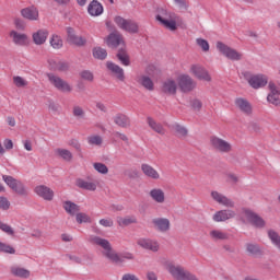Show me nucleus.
I'll list each match as a JSON object with an SVG mask.
<instances>
[{"mask_svg": "<svg viewBox=\"0 0 280 280\" xmlns=\"http://www.w3.org/2000/svg\"><path fill=\"white\" fill-rule=\"evenodd\" d=\"M93 168H94L95 172H97L98 174H103V175L108 174V166H106V164H104V163H102V162H95V163H93Z\"/></svg>", "mask_w": 280, "mask_h": 280, "instance_id": "37998d69", "label": "nucleus"}, {"mask_svg": "<svg viewBox=\"0 0 280 280\" xmlns=\"http://www.w3.org/2000/svg\"><path fill=\"white\" fill-rule=\"evenodd\" d=\"M149 196L153 202H156L158 205L165 203V191L161 188H152L149 191Z\"/></svg>", "mask_w": 280, "mask_h": 280, "instance_id": "bb28decb", "label": "nucleus"}, {"mask_svg": "<svg viewBox=\"0 0 280 280\" xmlns=\"http://www.w3.org/2000/svg\"><path fill=\"white\" fill-rule=\"evenodd\" d=\"M114 137H115V139H120V141L128 142V136H126V133L114 132Z\"/></svg>", "mask_w": 280, "mask_h": 280, "instance_id": "e2e57ef3", "label": "nucleus"}, {"mask_svg": "<svg viewBox=\"0 0 280 280\" xmlns=\"http://www.w3.org/2000/svg\"><path fill=\"white\" fill-rule=\"evenodd\" d=\"M235 215L233 210H219L213 214L212 220L214 222H226V220H233Z\"/></svg>", "mask_w": 280, "mask_h": 280, "instance_id": "393cba45", "label": "nucleus"}, {"mask_svg": "<svg viewBox=\"0 0 280 280\" xmlns=\"http://www.w3.org/2000/svg\"><path fill=\"white\" fill-rule=\"evenodd\" d=\"M75 215L78 224L91 223V217L89 214L84 212H77Z\"/></svg>", "mask_w": 280, "mask_h": 280, "instance_id": "79ce46f5", "label": "nucleus"}, {"mask_svg": "<svg viewBox=\"0 0 280 280\" xmlns=\"http://www.w3.org/2000/svg\"><path fill=\"white\" fill-rule=\"evenodd\" d=\"M21 16H23V19H26V21H38L40 19L38 9L34 5L22 9Z\"/></svg>", "mask_w": 280, "mask_h": 280, "instance_id": "412c9836", "label": "nucleus"}, {"mask_svg": "<svg viewBox=\"0 0 280 280\" xmlns=\"http://www.w3.org/2000/svg\"><path fill=\"white\" fill-rule=\"evenodd\" d=\"M175 132L177 137H186L187 136V129L180 125L175 126Z\"/></svg>", "mask_w": 280, "mask_h": 280, "instance_id": "6e6d98bb", "label": "nucleus"}, {"mask_svg": "<svg viewBox=\"0 0 280 280\" xmlns=\"http://www.w3.org/2000/svg\"><path fill=\"white\" fill-rule=\"evenodd\" d=\"M48 80L60 93H71V91H73V86H71L69 82L56 74H48Z\"/></svg>", "mask_w": 280, "mask_h": 280, "instance_id": "423d86ee", "label": "nucleus"}, {"mask_svg": "<svg viewBox=\"0 0 280 280\" xmlns=\"http://www.w3.org/2000/svg\"><path fill=\"white\" fill-rule=\"evenodd\" d=\"M234 104L244 115H253V105L248 100L238 97L235 100Z\"/></svg>", "mask_w": 280, "mask_h": 280, "instance_id": "b1692460", "label": "nucleus"}, {"mask_svg": "<svg viewBox=\"0 0 280 280\" xmlns=\"http://www.w3.org/2000/svg\"><path fill=\"white\" fill-rule=\"evenodd\" d=\"M108 56V52L106 49L102 47H95L93 49V57L96 58L97 60H106V57Z\"/></svg>", "mask_w": 280, "mask_h": 280, "instance_id": "a19ab883", "label": "nucleus"}, {"mask_svg": "<svg viewBox=\"0 0 280 280\" xmlns=\"http://www.w3.org/2000/svg\"><path fill=\"white\" fill-rule=\"evenodd\" d=\"M147 279L148 280H159V277L154 273V271H148L147 272Z\"/></svg>", "mask_w": 280, "mask_h": 280, "instance_id": "338daca9", "label": "nucleus"}, {"mask_svg": "<svg viewBox=\"0 0 280 280\" xmlns=\"http://www.w3.org/2000/svg\"><path fill=\"white\" fill-rule=\"evenodd\" d=\"M190 73L197 80H202L203 82H211V74H209V71L205 69V67L200 65H191L190 66Z\"/></svg>", "mask_w": 280, "mask_h": 280, "instance_id": "ddd939ff", "label": "nucleus"}, {"mask_svg": "<svg viewBox=\"0 0 280 280\" xmlns=\"http://www.w3.org/2000/svg\"><path fill=\"white\" fill-rule=\"evenodd\" d=\"M243 218L246 222L252 224V226H256V229H264V226H266L264 218L259 217V214L255 213L253 210H244Z\"/></svg>", "mask_w": 280, "mask_h": 280, "instance_id": "6e6552de", "label": "nucleus"}, {"mask_svg": "<svg viewBox=\"0 0 280 280\" xmlns=\"http://www.w3.org/2000/svg\"><path fill=\"white\" fill-rule=\"evenodd\" d=\"M165 269L176 280H185V278L187 277V273L189 272V271H186L183 267L174 265V262H166Z\"/></svg>", "mask_w": 280, "mask_h": 280, "instance_id": "f8f14e48", "label": "nucleus"}, {"mask_svg": "<svg viewBox=\"0 0 280 280\" xmlns=\"http://www.w3.org/2000/svg\"><path fill=\"white\" fill-rule=\"evenodd\" d=\"M106 43L108 47H119L124 43V37L120 34L113 33L107 37Z\"/></svg>", "mask_w": 280, "mask_h": 280, "instance_id": "473e14b6", "label": "nucleus"}, {"mask_svg": "<svg viewBox=\"0 0 280 280\" xmlns=\"http://www.w3.org/2000/svg\"><path fill=\"white\" fill-rule=\"evenodd\" d=\"M252 89H264L268 84V77L266 74H252L246 78Z\"/></svg>", "mask_w": 280, "mask_h": 280, "instance_id": "9b49d317", "label": "nucleus"}, {"mask_svg": "<svg viewBox=\"0 0 280 280\" xmlns=\"http://www.w3.org/2000/svg\"><path fill=\"white\" fill-rule=\"evenodd\" d=\"M63 209L66 212L69 213V215H77L78 213H80V206L75 205L72 201H65Z\"/></svg>", "mask_w": 280, "mask_h": 280, "instance_id": "f704fd0d", "label": "nucleus"}, {"mask_svg": "<svg viewBox=\"0 0 280 280\" xmlns=\"http://www.w3.org/2000/svg\"><path fill=\"white\" fill-rule=\"evenodd\" d=\"M13 84L18 89H25V86H27L28 82H27V80H25V78L15 75V77H13Z\"/></svg>", "mask_w": 280, "mask_h": 280, "instance_id": "c03bdc74", "label": "nucleus"}, {"mask_svg": "<svg viewBox=\"0 0 280 280\" xmlns=\"http://www.w3.org/2000/svg\"><path fill=\"white\" fill-rule=\"evenodd\" d=\"M0 209L8 211L10 209V201L5 197H0Z\"/></svg>", "mask_w": 280, "mask_h": 280, "instance_id": "13d9d810", "label": "nucleus"}, {"mask_svg": "<svg viewBox=\"0 0 280 280\" xmlns=\"http://www.w3.org/2000/svg\"><path fill=\"white\" fill-rule=\"evenodd\" d=\"M90 242L94 246H100V248L103 249V256L112 261V264H124V260L119 257V254H117V252L113 249V246L110 245V242H108V240L102 238L100 236H91Z\"/></svg>", "mask_w": 280, "mask_h": 280, "instance_id": "f257e3e1", "label": "nucleus"}, {"mask_svg": "<svg viewBox=\"0 0 280 280\" xmlns=\"http://www.w3.org/2000/svg\"><path fill=\"white\" fill-rule=\"evenodd\" d=\"M152 224L155 231H159L160 233H167V231L172 229V223L167 218H155L152 220Z\"/></svg>", "mask_w": 280, "mask_h": 280, "instance_id": "a211bd4d", "label": "nucleus"}, {"mask_svg": "<svg viewBox=\"0 0 280 280\" xmlns=\"http://www.w3.org/2000/svg\"><path fill=\"white\" fill-rule=\"evenodd\" d=\"M67 40L69 43V45H74L75 47H84V45H86V38L77 35L75 31L71 27L67 28Z\"/></svg>", "mask_w": 280, "mask_h": 280, "instance_id": "dca6fc26", "label": "nucleus"}, {"mask_svg": "<svg viewBox=\"0 0 280 280\" xmlns=\"http://www.w3.org/2000/svg\"><path fill=\"white\" fill-rule=\"evenodd\" d=\"M141 172L147 178H151V180H160L161 179V173L156 171L152 165L150 164H141Z\"/></svg>", "mask_w": 280, "mask_h": 280, "instance_id": "5701e85b", "label": "nucleus"}, {"mask_svg": "<svg viewBox=\"0 0 280 280\" xmlns=\"http://www.w3.org/2000/svg\"><path fill=\"white\" fill-rule=\"evenodd\" d=\"M185 280H199V279L194 273L188 271V273H186Z\"/></svg>", "mask_w": 280, "mask_h": 280, "instance_id": "774afa93", "label": "nucleus"}, {"mask_svg": "<svg viewBox=\"0 0 280 280\" xmlns=\"http://www.w3.org/2000/svg\"><path fill=\"white\" fill-rule=\"evenodd\" d=\"M148 125L154 132H158V135H165V129L163 128V125L156 122L152 118H148Z\"/></svg>", "mask_w": 280, "mask_h": 280, "instance_id": "4c0bfd02", "label": "nucleus"}, {"mask_svg": "<svg viewBox=\"0 0 280 280\" xmlns=\"http://www.w3.org/2000/svg\"><path fill=\"white\" fill-rule=\"evenodd\" d=\"M69 145H71V148H74V150H78V151L81 150L80 142L75 139L70 140Z\"/></svg>", "mask_w": 280, "mask_h": 280, "instance_id": "0e129e2a", "label": "nucleus"}, {"mask_svg": "<svg viewBox=\"0 0 280 280\" xmlns=\"http://www.w3.org/2000/svg\"><path fill=\"white\" fill-rule=\"evenodd\" d=\"M88 12L91 16H101L104 14V7L100 1L93 0L88 7Z\"/></svg>", "mask_w": 280, "mask_h": 280, "instance_id": "c85d7f7f", "label": "nucleus"}, {"mask_svg": "<svg viewBox=\"0 0 280 280\" xmlns=\"http://www.w3.org/2000/svg\"><path fill=\"white\" fill-rule=\"evenodd\" d=\"M268 89L270 93L267 96V102H269V104H273V106H280V85H277L275 82L270 81Z\"/></svg>", "mask_w": 280, "mask_h": 280, "instance_id": "2eb2a0df", "label": "nucleus"}, {"mask_svg": "<svg viewBox=\"0 0 280 280\" xmlns=\"http://www.w3.org/2000/svg\"><path fill=\"white\" fill-rule=\"evenodd\" d=\"M34 192L39 197L43 198V200H47L48 202H51L54 200V190L51 188L39 185L34 188Z\"/></svg>", "mask_w": 280, "mask_h": 280, "instance_id": "aec40b11", "label": "nucleus"}, {"mask_svg": "<svg viewBox=\"0 0 280 280\" xmlns=\"http://www.w3.org/2000/svg\"><path fill=\"white\" fill-rule=\"evenodd\" d=\"M121 280H140L139 277L135 276L133 273H125Z\"/></svg>", "mask_w": 280, "mask_h": 280, "instance_id": "69168bd1", "label": "nucleus"}, {"mask_svg": "<svg viewBox=\"0 0 280 280\" xmlns=\"http://www.w3.org/2000/svg\"><path fill=\"white\" fill-rule=\"evenodd\" d=\"M55 155L58 156V159H62V161H66L67 163H71L73 161V153L67 149L58 148L55 150Z\"/></svg>", "mask_w": 280, "mask_h": 280, "instance_id": "7c9ffc66", "label": "nucleus"}, {"mask_svg": "<svg viewBox=\"0 0 280 280\" xmlns=\"http://www.w3.org/2000/svg\"><path fill=\"white\" fill-rule=\"evenodd\" d=\"M0 229L3 231V233H7V235H14V230L7 223L2 222V224H0Z\"/></svg>", "mask_w": 280, "mask_h": 280, "instance_id": "5fc2aeb1", "label": "nucleus"}, {"mask_svg": "<svg viewBox=\"0 0 280 280\" xmlns=\"http://www.w3.org/2000/svg\"><path fill=\"white\" fill-rule=\"evenodd\" d=\"M82 80H86L88 82H93V72L89 70H84L80 73Z\"/></svg>", "mask_w": 280, "mask_h": 280, "instance_id": "864d4df0", "label": "nucleus"}, {"mask_svg": "<svg viewBox=\"0 0 280 280\" xmlns=\"http://www.w3.org/2000/svg\"><path fill=\"white\" fill-rule=\"evenodd\" d=\"M190 106L194 110H200V108H202V101L198 100V98H194L190 102Z\"/></svg>", "mask_w": 280, "mask_h": 280, "instance_id": "4d7b16f0", "label": "nucleus"}, {"mask_svg": "<svg viewBox=\"0 0 280 280\" xmlns=\"http://www.w3.org/2000/svg\"><path fill=\"white\" fill-rule=\"evenodd\" d=\"M88 142L90 143V145H102V136H91L88 138Z\"/></svg>", "mask_w": 280, "mask_h": 280, "instance_id": "49530a36", "label": "nucleus"}, {"mask_svg": "<svg viewBox=\"0 0 280 280\" xmlns=\"http://www.w3.org/2000/svg\"><path fill=\"white\" fill-rule=\"evenodd\" d=\"M137 244L140 248L151 250V253H159L161 250V244L156 240L141 237L137 240Z\"/></svg>", "mask_w": 280, "mask_h": 280, "instance_id": "9d476101", "label": "nucleus"}, {"mask_svg": "<svg viewBox=\"0 0 280 280\" xmlns=\"http://www.w3.org/2000/svg\"><path fill=\"white\" fill-rule=\"evenodd\" d=\"M210 147L220 154H231L233 152V143L218 136L210 137Z\"/></svg>", "mask_w": 280, "mask_h": 280, "instance_id": "7ed1b4c3", "label": "nucleus"}, {"mask_svg": "<svg viewBox=\"0 0 280 280\" xmlns=\"http://www.w3.org/2000/svg\"><path fill=\"white\" fill-rule=\"evenodd\" d=\"M72 115L79 119H82V117H84V109L77 105L72 108Z\"/></svg>", "mask_w": 280, "mask_h": 280, "instance_id": "3c124183", "label": "nucleus"}, {"mask_svg": "<svg viewBox=\"0 0 280 280\" xmlns=\"http://www.w3.org/2000/svg\"><path fill=\"white\" fill-rule=\"evenodd\" d=\"M240 182V177L233 173L226 174V183H230L231 185H237Z\"/></svg>", "mask_w": 280, "mask_h": 280, "instance_id": "603ef678", "label": "nucleus"}, {"mask_svg": "<svg viewBox=\"0 0 280 280\" xmlns=\"http://www.w3.org/2000/svg\"><path fill=\"white\" fill-rule=\"evenodd\" d=\"M162 93L165 95H176L178 91V81L174 78H168L162 82L161 86Z\"/></svg>", "mask_w": 280, "mask_h": 280, "instance_id": "4468645a", "label": "nucleus"}, {"mask_svg": "<svg viewBox=\"0 0 280 280\" xmlns=\"http://www.w3.org/2000/svg\"><path fill=\"white\" fill-rule=\"evenodd\" d=\"M118 60H120L124 67H130V57H128V52L125 49H120L117 54Z\"/></svg>", "mask_w": 280, "mask_h": 280, "instance_id": "ea45409f", "label": "nucleus"}, {"mask_svg": "<svg viewBox=\"0 0 280 280\" xmlns=\"http://www.w3.org/2000/svg\"><path fill=\"white\" fill-rule=\"evenodd\" d=\"M9 36L12 38L14 45H18L19 47H25V45H30V37H27V34L11 31Z\"/></svg>", "mask_w": 280, "mask_h": 280, "instance_id": "6ab92c4d", "label": "nucleus"}, {"mask_svg": "<svg viewBox=\"0 0 280 280\" xmlns=\"http://www.w3.org/2000/svg\"><path fill=\"white\" fill-rule=\"evenodd\" d=\"M4 150H13L14 142L11 139L3 140Z\"/></svg>", "mask_w": 280, "mask_h": 280, "instance_id": "680f3d73", "label": "nucleus"}, {"mask_svg": "<svg viewBox=\"0 0 280 280\" xmlns=\"http://www.w3.org/2000/svg\"><path fill=\"white\" fill-rule=\"evenodd\" d=\"M77 187L80 189H85L86 191H95L97 189V185H100L95 180H84L82 178L77 179Z\"/></svg>", "mask_w": 280, "mask_h": 280, "instance_id": "cd10ccee", "label": "nucleus"}, {"mask_svg": "<svg viewBox=\"0 0 280 280\" xmlns=\"http://www.w3.org/2000/svg\"><path fill=\"white\" fill-rule=\"evenodd\" d=\"M50 46L52 49H62L65 43L62 42V37L57 34H52L49 38Z\"/></svg>", "mask_w": 280, "mask_h": 280, "instance_id": "c9c22d12", "label": "nucleus"}, {"mask_svg": "<svg viewBox=\"0 0 280 280\" xmlns=\"http://www.w3.org/2000/svg\"><path fill=\"white\" fill-rule=\"evenodd\" d=\"M11 273L14 275V277H20L21 279L30 278V270L21 267H12Z\"/></svg>", "mask_w": 280, "mask_h": 280, "instance_id": "e433bc0d", "label": "nucleus"}, {"mask_svg": "<svg viewBox=\"0 0 280 280\" xmlns=\"http://www.w3.org/2000/svg\"><path fill=\"white\" fill-rule=\"evenodd\" d=\"M196 43L198 45V47H200L202 49V51H209V42H207L206 39L202 38H197Z\"/></svg>", "mask_w": 280, "mask_h": 280, "instance_id": "8fccbe9b", "label": "nucleus"}, {"mask_svg": "<svg viewBox=\"0 0 280 280\" xmlns=\"http://www.w3.org/2000/svg\"><path fill=\"white\" fill-rule=\"evenodd\" d=\"M114 124H116V126H119V128H129L130 118H128L126 114H116L114 116Z\"/></svg>", "mask_w": 280, "mask_h": 280, "instance_id": "c756f323", "label": "nucleus"}, {"mask_svg": "<svg viewBox=\"0 0 280 280\" xmlns=\"http://www.w3.org/2000/svg\"><path fill=\"white\" fill-rule=\"evenodd\" d=\"M54 69L57 71H67L69 69V63L65 61H59L57 65H55Z\"/></svg>", "mask_w": 280, "mask_h": 280, "instance_id": "bf43d9fd", "label": "nucleus"}, {"mask_svg": "<svg viewBox=\"0 0 280 280\" xmlns=\"http://www.w3.org/2000/svg\"><path fill=\"white\" fill-rule=\"evenodd\" d=\"M217 49L220 51V54H222V56L228 58V60H232L233 62H237L244 58L242 52L235 50V48H232L222 42L217 43Z\"/></svg>", "mask_w": 280, "mask_h": 280, "instance_id": "20e7f679", "label": "nucleus"}, {"mask_svg": "<svg viewBox=\"0 0 280 280\" xmlns=\"http://www.w3.org/2000/svg\"><path fill=\"white\" fill-rule=\"evenodd\" d=\"M210 240L212 242H224V240H229V234L222 230H212L210 231Z\"/></svg>", "mask_w": 280, "mask_h": 280, "instance_id": "72a5a7b5", "label": "nucleus"}, {"mask_svg": "<svg viewBox=\"0 0 280 280\" xmlns=\"http://www.w3.org/2000/svg\"><path fill=\"white\" fill-rule=\"evenodd\" d=\"M2 178L4 183L8 185V187L15 191V194H19V196H27V190L25 189L23 183L16 180L14 177L10 175H3Z\"/></svg>", "mask_w": 280, "mask_h": 280, "instance_id": "1a4fd4ad", "label": "nucleus"}, {"mask_svg": "<svg viewBox=\"0 0 280 280\" xmlns=\"http://www.w3.org/2000/svg\"><path fill=\"white\" fill-rule=\"evenodd\" d=\"M174 3H176L180 10H187V8H189V2H187V0H174Z\"/></svg>", "mask_w": 280, "mask_h": 280, "instance_id": "052dcab7", "label": "nucleus"}, {"mask_svg": "<svg viewBox=\"0 0 280 280\" xmlns=\"http://www.w3.org/2000/svg\"><path fill=\"white\" fill-rule=\"evenodd\" d=\"M155 19L163 27L170 30V32H176L178 30V25L176 24L177 16L166 9H159Z\"/></svg>", "mask_w": 280, "mask_h": 280, "instance_id": "f03ea898", "label": "nucleus"}, {"mask_svg": "<svg viewBox=\"0 0 280 280\" xmlns=\"http://www.w3.org/2000/svg\"><path fill=\"white\" fill-rule=\"evenodd\" d=\"M211 198L214 200V202H218V205H222L223 207H228L229 209H233L235 207V202L229 197L224 196L222 192H218L213 190L211 192Z\"/></svg>", "mask_w": 280, "mask_h": 280, "instance_id": "f3484780", "label": "nucleus"}, {"mask_svg": "<svg viewBox=\"0 0 280 280\" xmlns=\"http://www.w3.org/2000/svg\"><path fill=\"white\" fill-rule=\"evenodd\" d=\"M106 66L114 78H116L120 82H124V80H126V75L124 74V69L121 67L110 61H107Z\"/></svg>", "mask_w": 280, "mask_h": 280, "instance_id": "a878e982", "label": "nucleus"}, {"mask_svg": "<svg viewBox=\"0 0 280 280\" xmlns=\"http://www.w3.org/2000/svg\"><path fill=\"white\" fill-rule=\"evenodd\" d=\"M246 250L247 253H249V255H259L260 253L259 246H257L256 244H247Z\"/></svg>", "mask_w": 280, "mask_h": 280, "instance_id": "09e8293b", "label": "nucleus"}, {"mask_svg": "<svg viewBox=\"0 0 280 280\" xmlns=\"http://www.w3.org/2000/svg\"><path fill=\"white\" fill-rule=\"evenodd\" d=\"M138 84L147 89V91H154V82L145 74L138 77Z\"/></svg>", "mask_w": 280, "mask_h": 280, "instance_id": "2f4dec72", "label": "nucleus"}, {"mask_svg": "<svg viewBox=\"0 0 280 280\" xmlns=\"http://www.w3.org/2000/svg\"><path fill=\"white\" fill-rule=\"evenodd\" d=\"M119 226H130V224H137L136 217H119L117 219Z\"/></svg>", "mask_w": 280, "mask_h": 280, "instance_id": "58836bf2", "label": "nucleus"}, {"mask_svg": "<svg viewBox=\"0 0 280 280\" xmlns=\"http://www.w3.org/2000/svg\"><path fill=\"white\" fill-rule=\"evenodd\" d=\"M98 224H101V226H104L105 229H112V226H115V222L110 218L101 219L98 221Z\"/></svg>", "mask_w": 280, "mask_h": 280, "instance_id": "de8ad7c7", "label": "nucleus"}, {"mask_svg": "<svg viewBox=\"0 0 280 280\" xmlns=\"http://www.w3.org/2000/svg\"><path fill=\"white\" fill-rule=\"evenodd\" d=\"M114 23L120 28L124 30L125 32H129V34H137L139 32V24L137 22L131 21V20H126L121 16H116L114 19Z\"/></svg>", "mask_w": 280, "mask_h": 280, "instance_id": "0eeeda50", "label": "nucleus"}, {"mask_svg": "<svg viewBox=\"0 0 280 280\" xmlns=\"http://www.w3.org/2000/svg\"><path fill=\"white\" fill-rule=\"evenodd\" d=\"M0 253H7L9 255H14V253H16V249H14V247H12V245L0 242Z\"/></svg>", "mask_w": 280, "mask_h": 280, "instance_id": "a18cd8bd", "label": "nucleus"}, {"mask_svg": "<svg viewBox=\"0 0 280 280\" xmlns=\"http://www.w3.org/2000/svg\"><path fill=\"white\" fill-rule=\"evenodd\" d=\"M47 38H49V31L45 28H39L32 34L34 45H45V43H47Z\"/></svg>", "mask_w": 280, "mask_h": 280, "instance_id": "4be33fe9", "label": "nucleus"}, {"mask_svg": "<svg viewBox=\"0 0 280 280\" xmlns=\"http://www.w3.org/2000/svg\"><path fill=\"white\" fill-rule=\"evenodd\" d=\"M177 88L182 93H191L197 86V83L194 81V79L189 74H178L177 75Z\"/></svg>", "mask_w": 280, "mask_h": 280, "instance_id": "39448f33", "label": "nucleus"}]
</instances>
